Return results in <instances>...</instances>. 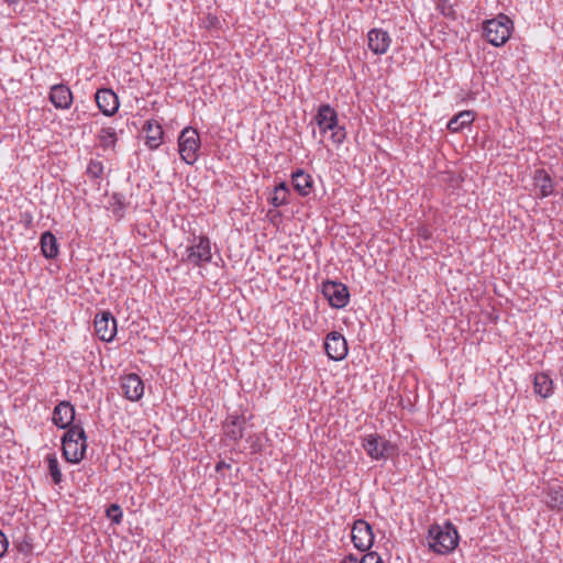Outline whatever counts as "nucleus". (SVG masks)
I'll return each mask as SVG.
<instances>
[{
    "mask_svg": "<svg viewBox=\"0 0 563 563\" xmlns=\"http://www.w3.org/2000/svg\"><path fill=\"white\" fill-rule=\"evenodd\" d=\"M427 542L429 549L435 554L448 555L459 545L460 534L450 520H445L442 525L434 522L428 528Z\"/></svg>",
    "mask_w": 563,
    "mask_h": 563,
    "instance_id": "1",
    "label": "nucleus"
},
{
    "mask_svg": "<svg viewBox=\"0 0 563 563\" xmlns=\"http://www.w3.org/2000/svg\"><path fill=\"white\" fill-rule=\"evenodd\" d=\"M87 446V434L81 424L69 428L62 437L63 457L70 464H78L84 460Z\"/></svg>",
    "mask_w": 563,
    "mask_h": 563,
    "instance_id": "2",
    "label": "nucleus"
},
{
    "mask_svg": "<svg viewBox=\"0 0 563 563\" xmlns=\"http://www.w3.org/2000/svg\"><path fill=\"white\" fill-rule=\"evenodd\" d=\"M312 122L317 124L323 136L328 131H331V141L335 145H341L346 139V130L343 125L339 124L338 112L329 103L319 106Z\"/></svg>",
    "mask_w": 563,
    "mask_h": 563,
    "instance_id": "3",
    "label": "nucleus"
},
{
    "mask_svg": "<svg viewBox=\"0 0 563 563\" xmlns=\"http://www.w3.org/2000/svg\"><path fill=\"white\" fill-rule=\"evenodd\" d=\"M512 30V20L504 13L483 22V36L495 47L503 46L510 38Z\"/></svg>",
    "mask_w": 563,
    "mask_h": 563,
    "instance_id": "4",
    "label": "nucleus"
},
{
    "mask_svg": "<svg viewBox=\"0 0 563 563\" xmlns=\"http://www.w3.org/2000/svg\"><path fill=\"white\" fill-rule=\"evenodd\" d=\"M188 242L189 245L186 246L181 262L196 267H201L203 264L211 262V241L207 235L191 233L190 236H188Z\"/></svg>",
    "mask_w": 563,
    "mask_h": 563,
    "instance_id": "5",
    "label": "nucleus"
},
{
    "mask_svg": "<svg viewBox=\"0 0 563 563\" xmlns=\"http://www.w3.org/2000/svg\"><path fill=\"white\" fill-rule=\"evenodd\" d=\"M201 141L198 131L192 126H186L178 136V152L180 158L188 165H194L198 159Z\"/></svg>",
    "mask_w": 563,
    "mask_h": 563,
    "instance_id": "6",
    "label": "nucleus"
},
{
    "mask_svg": "<svg viewBox=\"0 0 563 563\" xmlns=\"http://www.w3.org/2000/svg\"><path fill=\"white\" fill-rule=\"evenodd\" d=\"M362 448L374 461L387 460L396 452V445L378 433L362 437Z\"/></svg>",
    "mask_w": 563,
    "mask_h": 563,
    "instance_id": "7",
    "label": "nucleus"
},
{
    "mask_svg": "<svg viewBox=\"0 0 563 563\" xmlns=\"http://www.w3.org/2000/svg\"><path fill=\"white\" fill-rule=\"evenodd\" d=\"M321 291L330 307L334 309H342L350 302V290L345 284L339 280H324Z\"/></svg>",
    "mask_w": 563,
    "mask_h": 563,
    "instance_id": "8",
    "label": "nucleus"
},
{
    "mask_svg": "<svg viewBox=\"0 0 563 563\" xmlns=\"http://www.w3.org/2000/svg\"><path fill=\"white\" fill-rule=\"evenodd\" d=\"M95 333L103 342H111L118 331L117 320L110 311L102 310L95 316Z\"/></svg>",
    "mask_w": 563,
    "mask_h": 563,
    "instance_id": "9",
    "label": "nucleus"
},
{
    "mask_svg": "<svg viewBox=\"0 0 563 563\" xmlns=\"http://www.w3.org/2000/svg\"><path fill=\"white\" fill-rule=\"evenodd\" d=\"M352 542L361 551H368L374 544V532L372 526L364 519H357L352 528Z\"/></svg>",
    "mask_w": 563,
    "mask_h": 563,
    "instance_id": "10",
    "label": "nucleus"
},
{
    "mask_svg": "<svg viewBox=\"0 0 563 563\" xmlns=\"http://www.w3.org/2000/svg\"><path fill=\"white\" fill-rule=\"evenodd\" d=\"M324 351L330 360H344L349 351L345 338L338 331H331L325 336Z\"/></svg>",
    "mask_w": 563,
    "mask_h": 563,
    "instance_id": "11",
    "label": "nucleus"
},
{
    "mask_svg": "<svg viewBox=\"0 0 563 563\" xmlns=\"http://www.w3.org/2000/svg\"><path fill=\"white\" fill-rule=\"evenodd\" d=\"M75 407L67 400L59 401L52 416L53 423L58 428L68 431L69 428L80 424L75 422Z\"/></svg>",
    "mask_w": 563,
    "mask_h": 563,
    "instance_id": "12",
    "label": "nucleus"
},
{
    "mask_svg": "<svg viewBox=\"0 0 563 563\" xmlns=\"http://www.w3.org/2000/svg\"><path fill=\"white\" fill-rule=\"evenodd\" d=\"M96 103L99 110L107 117L115 114L120 107L118 95L111 88H100L97 90Z\"/></svg>",
    "mask_w": 563,
    "mask_h": 563,
    "instance_id": "13",
    "label": "nucleus"
},
{
    "mask_svg": "<svg viewBox=\"0 0 563 563\" xmlns=\"http://www.w3.org/2000/svg\"><path fill=\"white\" fill-rule=\"evenodd\" d=\"M391 44V36L383 29H372L367 33V45L375 55H384Z\"/></svg>",
    "mask_w": 563,
    "mask_h": 563,
    "instance_id": "14",
    "label": "nucleus"
},
{
    "mask_svg": "<svg viewBox=\"0 0 563 563\" xmlns=\"http://www.w3.org/2000/svg\"><path fill=\"white\" fill-rule=\"evenodd\" d=\"M247 418L244 415L231 413L223 422V430L227 438L238 443L244 437Z\"/></svg>",
    "mask_w": 563,
    "mask_h": 563,
    "instance_id": "15",
    "label": "nucleus"
},
{
    "mask_svg": "<svg viewBox=\"0 0 563 563\" xmlns=\"http://www.w3.org/2000/svg\"><path fill=\"white\" fill-rule=\"evenodd\" d=\"M121 389L126 399L137 401L144 394V384L137 374L131 373L121 378Z\"/></svg>",
    "mask_w": 563,
    "mask_h": 563,
    "instance_id": "16",
    "label": "nucleus"
},
{
    "mask_svg": "<svg viewBox=\"0 0 563 563\" xmlns=\"http://www.w3.org/2000/svg\"><path fill=\"white\" fill-rule=\"evenodd\" d=\"M48 99L56 109H69L73 103V92L65 84H56L51 87Z\"/></svg>",
    "mask_w": 563,
    "mask_h": 563,
    "instance_id": "17",
    "label": "nucleus"
},
{
    "mask_svg": "<svg viewBox=\"0 0 563 563\" xmlns=\"http://www.w3.org/2000/svg\"><path fill=\"white\" fill-rule=\"evenodd\" d=\"M294 190L300 197H307L313 189V178L302 168H296L290 175Z\"/></svg>",
    "mask_w": 563,
    "mask_h": 563,
    "instance_id": "18",
    "label": "nucleus"
},
{
    "mask_svg": "<svg viewBox=\"0 0 563 563\" xmlns=\"http://www.w3.org/2000/svg\"><path fill=\"white\" fill-rule=\"evenodd\" d=\"M145 132V145L151 150H157L163 143L164 130L162 125L154 120H146L142 128Z\"/></svg>",
    "mask_w": 563,
    "mask_h": 563,
    "instance_id": "19",
    "label": "nucleus"
},
{
    "mask_svg": "<svg viewBox=\"0 0 563 563\" xmlns=\"http://www.w3.org/2000/svg\"><path fill=\"white\" fill-rule=\"evenodd\" d=\"M123 132V129H117L114 126H102L97 134L99 146L103 151H114L118 142V134H122Z\"/></svg>",
    "mask_w": 563,
    "mask_h": 563,
    "instance_id": "20",
    "label": "nucleus"
},
{
    "mask_svg": "<svg viewBox=\"0 0 563 563\" xmlns=\"http://www.w3.org/2000/svg\"><path fill=\"white\" fill-rule=\"evenodd\" d=\"M41 253L46 260H54L59 254V244L51 231H44L40 236Z\"/></svg>",
    "mask_w": 563,
    "mask_h": 563,
    "instance_id": "21",
    "label": "nucleus"
},
{
    "mask_svg": "<svg viewBox=\"0 0 563 563\" xmlns=\"http://www.w3.org/2000/svg\"><path fill=\"white\" fill-rule=\"evenodd\" d=\"M553 380L547 373H538L533 379L534 393L542 398H549L553 394Z\"/></svg>",
    "mask_w": 563,
    "mask_h": 563,
    "instance_id": "22",
    "label": "nucleus"
},
{
    "mask_svg": "<svg viewBox=\"0 0 563 563\" xmlns=\"http://www.w3.org/2000/svg\"><path fill=\"white\" fill-rule=\"evenodd\" d=\"M544 501L550 509L563 511V487L560 485H550L545 489Z\"/></svg>",
    "mask_w": 563,
    "mask_h": 563,
    "instance_id": "23",
    "label": "nucleus"
},
{
    "mask_svg": "<svg viewBox=\"0 0 563 563\" xmlns=\"http://www.w3.org/2000/svg\"><path fill=\"white\" fill-rule=\"evenodd\" d=\"M474 121V112L471 110H464L452 117L446 128L452 133L460 132L463 128L470 125Z\"/></svg>",
    "mask_w": 563,
    "mask_h": 563,
    "instance_id": "24",
    "label": "nucleus"
},
{
    "mask_svg": "<svg viewBox=\"0 0 563 563\" xmlns=\"http://www.w3.org/2000/svg\"><path fill=\"white\" fill-rule=\"evenodd\" d=\"M533 179L539 187L541 198H547L553 194V180L544 169L536 170Z\"/></svg>",
    "mask_w": 563,
    "mask_h": 563,
    "instance_id": "25",
    "label": "nucleus"
},
{
    "mask_svg": "<svg viewBox=\"0 0 563 563\" xmlns=\"http://www.w3.org/2000/svg\"><path fill=\"white\" fill-rule=\"evenodd\" d=\"M47 464L48 474L55 485H59L63 482V474L59 468L58 460L55 453L47 454L45 456Z\"/></svg>",
    "mask_w": 563,
    "mask_h": 563,
    "instance_id": "26",
    "label": "nucleus"
},
{
    "mask_svg": "<svg viewBox=\"0 0 563 563\" xmlns=\"http://www.w3.org/2000/svg\"><path fill=\"white\" fill-rule=\"evenodd\" d=\"M110 205L112 207V213L118 218L121 219L124 216L125 210V201L124 196L119 192H113L110 198Z\"/></svg>",
    "mask_w": 563,
    "mask_h": 563,
    "instance_id": "27",
    "label": "nucleus"
},
{
    "mask_svg": "<svg viewBox=\"0 0 563 563\" xmlns=\"http://www.w3.org/2000/svg\"><path fill=\"white\" fill-rule=\"evenodd\" d=\"M107 517L114 525H120L123 518V511L118 504H111L106 510Z\"/></svg>",
    "mask_w": 563,
    "mask_h": 563,
    "instance_id": "28",
    "label": "nucleus"
},
{
    "mask_svg": "<svg viewBox=\"0 0 563 563\" xmlns=\"http://www.w3.org/2000/svg\"><path fill=\"white\" fill-rule=\"evenodd\" d=\"M103 174V164L100 161L91 159L87 166V175L91 178H101Z\"/></svg>",
    "mask_w": 563,
    "mask_h": 563,
    "instance_id": "29",
    "label": "nucleus"
},
{
    "mask_svg": "<svg viewBox=\"0 0 563 563\" xmlns=\"http://www.w3.org/2000/svg\"><path fill=\"white\" fill-rule=\"evenodd\" d=\"M268 202L275 208H279L283 206H287L290 201L289 198L285 196V194H276L275 190L269 195Z\"/></svg>",
    "mask_w": 563,
    "mask_h": 563,
    "instance_id": "30",
    "label": "nucleus"
},
{
    "mask_svg": "<svg viewBox=\"0 0 563 563\" xmlns=\"http://www.w3.org/2000/svg\"><path fill=\"white\" fill-rule=\"evenodd\" d=\"M361 563H384V562L377 552L369 551L362 556Z\"/></svg>",
    "mask_w": 563,
    "mask_h": 563,
    "instance_id": "31",
    "label": "nucleus"
},
{
    "mask_svg": "<svg viewBox=\"0 0 563 563\" xmlns=\"http://www.w3.org/2000/svg\"><path fill=\"white\" fill-rule=\"evenodd\" d=\"M274 190L276 191V194H285V196L287 198H289L290 196V188L288 186V184L286 181H279L275 187H274Z\"/></svg>",
    "mask_w": 563,
    "mask_h": 563,
    "instance_id": "32",
    "label": "nucleus"
},
{
    "mask_svg": "<svg viewBox=\"0 0 563 563\" xmlns=\"http://www.w3.org/2000/svg\"><path fill=\"white\" fill-rule=\"evenodd\" d=\"M9 547V541L5 534L0 530V559L4 556Z\"/></svg>",
    "mask_w": 563,
    "mask_h": 563,
    "instance_id": "33",
    "label": "nucleus"
},
{
    "mask_svg": "<svg viewBox=\"0 0 563 563\" xmlns=\"http://www.w3.org/2000/svg\"><path fill=\"white\" fill-rule=\"evenodd\" d=\"M32 543L31 541L24 539L19 545H18V550L22 553H30L32 551Z\"/></svg>",
    "mask_w": 563,
    "mask_h": 563,
    "instance_id": "34",
    "label": "nucleus"
},
{
    "mask_svg": "<svg viewBox=\"0 0 563 563\" xmlns=\"http://www.w3.org/2000/svg\"><path fill=\"white\" fill-rule=\"evenodd\" d=\"M340 563H361V560L353 553L345 555Z\"/></svg>",
    "mask_w": 563,
    "mask_h": 563,
    "instance_id": "35",
    "label": "nucleus"
},
{
    "mask_svg": "<svg viewBox=\"0 0 563 563\" xmlns=\"http://www.w3.org/2000/svg\"><path fill=\"white\" fill-rule=\"evenodd\" d=\"M418 235L423 240H429L431 238V232L426 228H421L419 229Z\"/></svg>",
    "mask_w": 563,
    "mask_h": 563,
    "instance_id": "36",
    "label": "nucleus"
},
{
    "mask_svg": "<svg viewBox=\"0 0 563 563\" xmlns=\"http://www.w3.org/2000/svg\"><path fill=\"white\" fill-rule=\"evenodd\" d=\"M230 467H231V465H230V464H228L227 462H224V461H219V462L216 464V467H214V468H216V472H221L222 470H224V468H230Z\"/></svg>",
    "mask_w": 563,
    "mask_h": 563,
    "instance_id": "37",
    "label": "nucleus"
},
{
    "mask_svg": "<svg viewBox=\"0 0 563 563\" xmlns=\"http://www.w3.org/2000/svg\"><path fill=\"white\" fill-rule=\"evenodd\" d=\"M8 4H16L20 0H4Z\"/></svg>",
    "mask_w": 563,
    "mask_h": 563,
    "instance_id": "38",
    "label": "nucleus"
}]
</instances>
